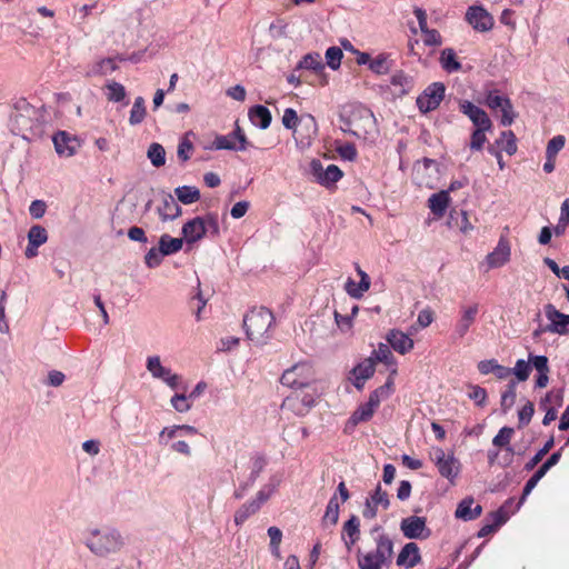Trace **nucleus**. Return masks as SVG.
I'll return each mask as SVG.
<instances>
[{
	"instance_id": "nucleus-54",
	"label": "nucleus",
	"mask_w": 569,
	"mask_h": 569,
	"mask_svg": "<svg viewBox=\"0 0 569 569\" xmlns=\"http://www.w3.org/2000/svg\"><path fill=\"white\" fill-rule=\"evenodd\" d=\"M171 406L178 412H187L191 409L189 396L184 393H177L170 400Z\"/></svg>"
},
{
	"instance_id": "nucleus-6",
	"label": "nucleus",
	"mask_w": 569,
	"mask_h": 569,
	"mask_svg": "<svg viewBox=\"0 0 569 569\" xmlns=\"http://www.w3.org/2000/svg\"><path fill=\"white\" fill-rule=\"evenodd\" d=\"M38 113L39 112L34 107L28 103H22L11 119V131L14 134L28 139L29 134L39 129Z\"/></svg>"
},
{
	"instance_id": "nucleus-63",
	"label": "nucleus",
	"mask_w": 569,
	"mask_h": 569,
	"mask_svg": "<svg viewBox=\"0 0 569 569\" xmlns=\"http://www.w3.org/2000/svg\"><path fill=\"white\" fill-rule=\"evenodd\" d=\"M299 121L300 119L298 118V114L293 109L288 108L284 110L282 116V124L287 129H296V127L299 124Z\"/></svg>"
},
{
	"instance_id": "nucleus-14",
	"label": "nucleus",
	"mask_w": 569,
	"mask_h": 569,
	"mask_svg": "<svg viewBox=\"0 0 569 569\" xmlns=\"http://www.w3.org/2000/svg\"><path fill=\"white\" fill-rule=\"evenodd\" d=\"M403 536L408 539H426L430 536L425 517L410 516L400 523Z\"/></svg>"
},
{
	"instance_id": "nucleus-57",
	"label": "nucleus",
	"mask_w": 569,
	"mask_h": 569,
	"mask_svg": "<svg viewBox=\"0 0 569 569\" xmlns=\"http://www.w3.org/2000/svg\"><path fill=\"white\" fill-rule=\"evenodd\" d=\"M192 150H193L192 142L188 139L187 136L183 137L178 144V150H177L178 158L181 161L186 162L187 160H189Z\"/></svg>"
},
{
	"instance_id": "nucleus-12",
	"label": "nucleus",
	"mask_w": 569,
	"mask_h": 569,
	"mask_svg": "<svg viewBox=\"0 0 569 569\" xmlns=\"http://www.w3.org/2000/svg\"><path fill=\"white\" fill-rule=\"evenodd\" d=\"M445 96V86L435 82L417 98V106L421 112H429L437 109Z\"/></svg>"
},
{
	"instance_id": "nucleus-30",
	"label": "nucleus",
	"mask_w": 569,
	"mask_h": 569,
	"mask_svg": "<svg viewBox=\"0 0 569 569\" xmlns=\"http://www.w3.org/2000/svg\"><path fill=\"white\" fill-rule=\"evenodd\" d=\"M530 361L532 367L538 371V377L536 379V387L545 388L549 382V365L548 358L546 356H533L530 355Z\"/></svg>"
},
{
	"instance_id": "nucleus-52",
	"label": "nucleus",
	"mask_w": 569,
	"mask_h": 569,
	"mask_svg": "<svg viewBox=\"0 0 569 569\" xmlns=\"http://www.w3.org/2000/svg\"><path fill=\"white\" fill-rule=\"evenodd\" d=\"M338 519H339V503L337 501V498L332 497L328 502V506H327V509H326V512L323 516V521L326 523L336 525L338 522Z\"/></svg>"
},
{
	"instance_id": "nucleus-34",
	"label": "nucleus",
	"mask_w": 569,
	"mask_h": 569,
	"mask_svg": "<svg viewBox=\"0 0 569 569\" xmlns=\"http://www.w3.org/2000/svg\"><path fill=\"white\" fill-rule=\"evenodd\" d=\"M299 131H295V133L306 132V136L301 138V142L309 144L311 139L317 133V122L316 119L311 114H306L300 118L299 121Z\"/></svg>"
},
{
	"instance_id": "nucleus-16",
	"label": "nucleus",
	"mask_w": 569,
	"mask_h": 569,
	"mask_svg": "<svg viewBox=\"0 0 569 569\" xmlns=\"http://www.w3.org/2000/svg\"><path fill=\"white\" fill-rule=\"evenodd\" d=\"M511 247L506 237H500L495 249L486 256L489 269L501 268L510 261Z\"/></svg>"
},
{
	"instance_id": "nucleus-10",
	"label": "nucleus",
	"mask_w": 569,
	"mask_h": 569,
	"mask_svg": "<svg viewBox=\"0 0 569 569\" xmlns=\"http://www.w3.org/2000/svg\"><path fill=\"white\" fill-rule=\"evenodd\" d=\"M146 368L153 379L161 380L173 390L179 388L181 377L164 367L159 356L148 357Z\"/></svg>"
},
{
	"instance_id": "nucleus-64",
	"label": "nucleus",
	"mask_w": 569,
	"mask_h": 569,
	"mask_svg": "<svg viewBox=\"0 0 569 569\" xmlns=\"http://www.w3.org/2000/svg\"><path fill=\"white\" fill-rule=\"evenodd\" d=\"M217 150H236L237 144L228 136H218L213 141Z\"/></svg>"
},
{
	"instance_id": "nucleus-42",
	"label": "nucleus",
	"mask_w": 569,
	"mask_h": 569,
	"mask_svg": "<svg viewBox=\"0 0 569 569\" xmlns=\"http://www.w3.org/2000/svg\"><path fill=\"white\" fill-rule=\"evenodd\" d=\"M144 99L142 97L136 98L132 109L130 111L129 122L131 126L141 123L146 117Z\"/></svg>"
},
{
	"instance_id": "nucleus-60",
	"label": "nucleus",
	"mask_w": 569,
	"mask_h": 569,
	"mask_svg": "<svg viewBox=\"0 0 569 569\" xmlns=\"http://www.w3.org/2000/svg\"><path fill=\"white\" fill-rule=\"evenodd\" d=\"M469 398L475 401L477 406L483 407L487 401V391L480 386H470Z\"/></svg>"
},
{
	"instance_id": "nucleus-32",
	"label": "nucleus",
	"mask_w": 569,
	"mask_h": 569,
	"mask_svg": "<svg viewBox=\"0 0 569 569\" xmlns=\"http://www.w3.org/2000/svg\"><path fill=\"white\" fill-rule=\"evenodd\" d=\"M249 119L253 126L261 129H267L271 123V113L268 108L263 106H256L249 110Z\"/></svg>"
},
{
	"instance_id": "nucleus-35",
	"label": "nucleus",
	"mask_w": 569,
	"mask_h": 569,
	"mask_svg": "<svg viewBox=\"0 0 569 569\" xmlns=\"http://www.w3.org/2000/svg\"><path fill=\"white\" fill-rule=\"evenodd\" d=\"M174 194L183 204H191L200 199V191L194 186H182L174 189Z\"/></svg>"
},
{
	"instance_id": "nucleus-13",
	"label": "nucleus",
	"mask_w": 569,
	"mask_h": 569,
	"mask_svg": "<svg viewBox=\"0 0 569 569\" xmlns=\"http://www.w3.org/2000/svg\"><path fill=\"white\" fill-rule=\"evenodd\" d=\"M310 170L316 181L325 187L332 186L342 177V171L337 166L329 164L323 168L321 161L317 159L310 162Z\"/></svg>"
},
{
	"instance_id": "nucleus-55",
	"label": "nucleus",
	"mask_w": 569,
	"mask_h": 569,
	"mask_svg": "<svg viewBox=\"0 0 569 569\" xmlns=\"http://www.w3.org/2000/svg\"><path fill=\"white\" fill-rule=\"evenodd\" d=\"M268 536L270 538V547H271L272 553L279 558L280 557L279 547H280V543L282 540V532L278 527H270L268 529Z\"/></svg>"
},
{
	"instance_id": "nucleus-3",
	"label": "nucleus",
	"mask_w": 569,
	"mask_h": 569,
	"mask_svg": "<svg viewBox=\"0 0 569 569\" xmlns=\"http://www.w3.org/2000/svg\"><path fill=\"white\" fill-rule=\"evenodd\" d=\"M182 239L187 244H193L201 240L207 232L213 236L219 234L218 219L213 214H207L204 217H196L187 221L182 226Z\"/></svg>"
},
{
	"instance_id": "nucleus-59",
	"label": "nucleus",
	"mask_w": 569,
	"mask_h": 569,
	"mask_svg": "<svg viewBox=\"0 0 569 569\" xmlns=\"http://www.w3.org/2000/svg\"><path fill=\"white\" fill-rule=\"evenodd\" d=\"M553 446V439H550L546 442L543 448H541L532 458L531 460L526 465L527 470L533 469L541 460L542 458L549 452V450Z\"/></svg>"
},
{
	"instance_id": "nucleus-8",
	"label": "nucleus",
	"mask_w": 569,
	"mask_h": 569,
	"mask_svg": "<svg viewBox=\"0 0 569 569\" xmlns=\"http://www.w3.org/2000/svg\"><path fill=\"white\" fill-rule=\"evenodd\" d=\"M315 380V370L308 362H300L287 369L281 377L283 386L301 389L309 387Z\"/></svg>"
},
{
	"instance_id": "nucleus-62",
	"label": "nucleus",
	"mask_w": 569,
	"mask_h": 569,
	"mask_svg": "<svg viewBox=\"0 0 569 569\" xmlns=\"http://www.w3.org/2000/svg\"><path fill=\"white\" fill-rule=\"evenodd\" d=\"M422 33V40L426 46H441L442 38L440 33L435 29H426Z\"/></svg>"
},
{
	"instance_id": "nucleus-18",
	"label": "nucleus",
	"mask_w": 569,
	"mask_h": 569,
	"mask_svg": "<svg viewBox=\"0 0 569 569\" xmlns=\"http://www.w3.org/2000/svg\"><path fill=\"white\" fill-rule=\"evenodd\" d=\"M390 505L389 496L387 491L382 490L380 486H377L375 491L366 500L362 516L367 519H373L377 516L378 508L388 509Z\"/></svg>"
},
{
	"instance_id": "nucleus-17",
	"label": "nucleus",
	"mask_w": 569,
	"mask_h": 569,
	"mask_svg": "<svg viewBox=\"0 0 569 569\" xmlns=\"http://www.w3.org/2000/svg\"><path fill=\"white\" fill-rule=\"evenodd\" d=\"M545 315L549 321L546 330L551 333L566 335L569 326V315H565L556 309L551 303L545 306Z\"/></svg>"
},
{
	"instance_id": "nucleus-23",
	"label": "nucleus",
	"mask_w": 569,
	"mask_h": 569,
	"mask_svg": "<svg viewBox=\"0 0 569 569\" xmlns=\"http://www.w3.org/2000/svg\"><path fill=\"white\" fill-rule=\"evenodd\" d=\"M460 110L469 117L476 128L491 129L492 122L485 110L470 101H462Z\"/></svg>"
},
{
	"instance_id": "nucleus-21",
	"label": "nucleus",
	"mask_w": 569,
	"mask_h": 569,
	"mask_svg": "<svg viewBox=\"0 0 569 569\" xmlns=\"http://www.w3.org/2000/svg\"><path fill=\"white\" fill-rule=\"evenodd\" d=\"M376 365L373 357H368L358 363L351 371V380L353 386L361 390L365 386V382L371 378L375 373Z\"/></svg>"
},
{
	"instance_id": "nucleus-7",
	"label": "nucleus",
	"mask_w": 569,
	"mask_h": 569,
	"mask_svg": "<svg viewBox=\"0 0 569 569\" xmlns=\"http://www.w3.org/2000/svg\"><path fill=\"white\" fill-rule=\"evenodd\" d=\"M346 126V131L366 139L375 129V117L369 109L356 107L351 110Z\"/></svg>"
},
{
	"instance_id": "nucleus-25",
	"label": "nucleus",
	"mask_w": 569,
	"mask_h": 569,
	"mask_svg": "<svg viewBox=\"0 0 569 569\" xmlns=\"http://www.w3.org/2000/svg\"><path fill=\"white\" fill-rule=\"evenodd\" d=\"M297 69L310 70L320 77V83L322 86L328 83V79L325 73V64L322 62V57L318 52H311L306 54L298 62Z\"/></svg>"
},
{
	"instance_id": "nucleus-20",
	"label": "nucleus",
	"mask_w": 569,
	"mask_h": 569,
	"mask_svg": "<svg viewBox=\"0 0 569 569\" xmlns=\"http://www.w3.org/2000/svg\"><path fill=\"white\" fill-rule=\"evenodd\" d=\"M386 340L396 352L402 356L411 352L415 348L413 339L398 329L389 330Z\"/></svg>"
},
{
	"instance_id": "nucleus-2",
	"label": "nucleus",
	"mask_w": 569,
	"mask_h": 569,
	"mask_svg": "<svg viewBox=\"0 0 569 569\" xmlns=\"http://www.w3.org/2000/svg\"><path fill=\"white\" fill-rule=\"evenodd\" d=\"M273 315L267 308L252 309L243 319V327L249 340L262 345L269 338Z\"/></svg>"
},
{
	"instance_id": "nucleus-41",
	"label": "nucleus",
	"mask_w": 569,
	"mask_h": 569,
	"mask_svg": "<svg viewBox=\"0 0 569 569\" xmlns=\"http://www.w3.org/2000/svg\"><path fill=\"white\" fill-rule=\"evenodd\" d=\"M497 144L509 156L515 154L518 149L516 136L510 130L501 132L500 138L497 140Z\"/></svg>"
},
{
	"instance_id": "nucleus-56",
	"label": "nucleus",
	"mask_w": 569,
	"mask_h": 569,
	"mask_svg": "<svg viewBox=\"0 0 569 569\" xmlns=\"http://www.w3.org/2000/svg\"><path fill=\"white\" fill-rule=\"evenodd\" d=\"M565 142L566 140L563 136L553 137L547 144V158H556L557 153L563 148Z\"/></svg>"
},
{
	"instance_id": "nucleus-5",
	"label": "nucleus",
	"mask_w": 569,
	"mask_h": 569,
	"mask_svg": "<svg viewBox=\"0 0 569 569\" xmlns=\"http://www.w3.org/2000/svg\"><path fill=\"white\" fill-rule=\"evenodd\" d=\"M392 553V541L387 536L381 535L377 539L375 550L358 557V565L360 569H382L391 560Z\"/></svg>"
},
{
	"instance_id": "nucleus-37",
	"label": "nucleus",
	"mask_w": 569,
	"mask_h": 569,
	"mask_svg": "<svg viewBox=\"0 0 569 569\" xmlns=\"http://www.w3.org/2000/svg\"><path fill=\"white\" fill-rule=\"evenodd\" d=\"M440 64L447 72H455L461 69V63L451 48H446L441 51Z\"/></svg>"
},
{
	"instance_id": "nucleus-44",
	"label": "nucleus",
	"mask_w": 569,
	"mask_h": 569,
	"mask_svg": "<svg viewBox=\"0 0 569 569\" xmlns=\"http://www.w3.org/2000/svg\"><path fill=\"white\" fill-rule=\"evenodd\" d=\"M432 169H436V163L428 159L425 160L422 166H418L416 168V180L418 184H425L429 188H432V182L428 179H425L426 173Z\"/></svg>"
},
{
	"instance_id": "nucleus-47",
	"label": "nucleus",
	"mask_w": 569,
	"mask_h": 569,
	"mask_svg": "<svg viewBox=\"0 0 569 569\" xmlns=\"http://www.w3.org/2000/svg\"><path fill=\"white\" fill-rule=\"evenodd\" d=\"M516 383L509 382L505 392L501 395V409L507 412L515 405L516 401Z\"/></svg>"
},
{
	"instance_id": "nucleus-19",
	"label": "nucleus",
	"mask_w": 569,
	"mask_h": 569,
	"mask_svg": "<svg viewBox=\"0 0 569 569\" xmlns=\"http://www.w3.org/2000/svg\"><path fill=\"white\" fill-rule=\"evenodd\" d=\"M370 357H373L375 365L377 362H382L387 367H389L390 372L387 381L391 380V389H393L395 377L398 375L397 360L390 350V347L386 343H379L377 349L372 352Z\"/></svg>"
},
{
	"instance_id": "nucleus-43",
	"label": "nucleus",
	"mask_w": 569,
	"mask_h": 569,
	"mask_svg": "<svg viewBox=\"0 0 569 569\" xmlns=\"http://www.w3.org/2000/svg\"><path fill=\"white\" fill-rule=\"evenodd\" d=\"M531 361L530 358L528 360L519 359L516 361L515 367L511 369V373H513L519 382L526 381L531 371Z\"/></svg>"
},
{
	"instance_id": "nucleus-31",
	"label": "nucleus",
	"mask_w": 569,
	"mask_h": 569,
	"mask_svg": "<svg viewBox=\"0 0 569 569\" xmlns=\"http://www.w3.org/2000/svg\"><path fill=\"white\" fill-rule=\"evenodd\" d=\"M420 561L419 548L416 543L409 542L407 543L397 558V563L399 566H405L406 568H412Z\"/></svg>"
},
{
	"instance_id": "nucleus-58",
	"label": "nucleus",
	"mask_w": 569,
	"mask_h": 569,
	"mask_svg": "<svg viewBox=\"0 0 569 569\" xmlns=\"http://www.w3.org/2000/svg\"><path fill=\"white\" fill-rule=\"evenodd\" d=\"M164 254L162 253L160 247L151 248L144 256V261L149 268H156L161 263Z\"/></svg>"
},
{
	"instance_id": "nucleus-22",
	"label": "nucleus",
	"mask_w": 569,
	"mask_h": 569,
	"mask_svg": "<svg viewBox=\"0 0 569 569\" xmlns=\"http://www.w3.org/2000/svg\"><path fill=\"white\" fill-rule=\"evenodd\" d=\"M356 270L360 281L357 283L353 279L348 278L345 283V290L351 298L360 299L370 289L371 281L367 272L359 264H356Z\"/></svg>"
},
{
	"instance_id": "nucleus-46",
	"label": "nucleus",
	"mask_w": 569,
	"mask_h": 569,
	"mask_svg": "<svg viewBox=\"0 0 569 569\" xmlns=\"http://www.w3.org/2000/svg\"><path fill=\"white\" fill-rule=\"evenodd\" d=\"M391 84L398 87V92L403 94L412 88V79L403 72H397L391 77Z\"/></svg>"
},
{
	"instance_id": "nucleus-11",
	"label": "nucleus",
	"mask_w": 569,
	"mask_h": 569,
	"mask_svg": "<svg viewBox=\"0 0 569 569\" xmlns=\"http://www.w3.org/2000/svg\"><path fill=\"white\" fill-rule=\"evenodd\" d=\"M486 104L490 109L501 112L500 123L503 127L511 126L517 118V112L513 110L510 99L506 96L499 94L497 91L488 93Z\"/></svg>"
},
{
	"instance_id": "nucleus-38",
	"label": "nucleus",
	"mask_w": 569,
	"mask_h": 569,
	"mask_svg": "<svg viewBox=\"0 0 569 569\" xmlns=\"http://www.w3.org/2000/svg\"><path fill=\"white\" fill-rule=\"evenodd\" d=\"M260 509V503L256 500L249 501L241 506L234 513V522L237 526L243 525L248 518L254 515Z\"/></svg>"
},
{
	"instance_id": "nucleus-28",
	"label": "nucleus",
	"mask_w": 569,
	"mask_h": 569,
	"mask_svg": "<svg viewBox=\"0 0 569 569\" xmlns=\"http://www.w3.org/2000/svg\"><path fill=\"white\" fill-rule=\"evenodd\" d=\"M157 211L163 222L172 221L182 214L181 207L176 202L171 194H167L162 198Z\"/></svg>"
},
{
	"instance_id": "nucleus-51",
	"label": "nucleus",
	"mask_w": 569,
	"mask_h": 569,
	"mask_svg": "<svg viewBox=\"0 0 569 569\" xmlns=\"http://www.w3.org/2000/svg\"><path fill=\"white\" fill-rule=\"evenodd\" d=\"M369 69L377 74H386L389 72L390 66L386 54H379L370 60Z\"/></svg>"
},
{
	"instance_id": "nucleus-27",
	"label": "nucleus",
	"mask_w": 569,
	"mask_h": 569,
	"mask_svg": "<svg viewBox=\"0 0 569 569\" xmlns=\"http://www.w3.org/2000/svg\"><path fill=\"white\" fill-rule=\"evenodd\" d=\"M47 240V230L40 224L32 226L28 232V247L24 251L26 257L29 259L36 257L38 254V248L44 244Z\"/></svg>"
},
{
	"instance_id": "nucleus-15",
	"label": "nucleus",
	"mask_w": 569,
	"mask_h": 569,
	"mask_svg": "<svg viewBox=\"0 0 569 569\" xmlns=\"http://www.w3.org/2000/svg\"><path fill=\"white\" fill-rule=\"evenodd\" d=\"M466 19L479 32L491 30L495 23L492 16L480 6L470 7L467 10Z\"/></svg>"
},
{
	"instance_id": "nucleus-39",
	"label": "nucleus",
	"mask_w": 569,
	"mask_h": 569,
	"mask_svg": "<svg viewBox=\"0 0 569 569\" xmlns=\"http://www.w3.org/2000/svg\"><path fill=\"white\" fill-rule=\"evenodd\" d=\"M117 68H118V66L112 58H104V59L97 61L91 67V70L89 73L93 74V76H106V74H109V73L113 72L114 70H117Z\"/></svg>"
},
{
	"instance_id": "nucleus-26",
	"label": "nucleus",
	"mask_w": 569,
	"mask_h": 569,
	"mask_svg": "<svg viewBox=\"0 0 569 569\" xmlns=\"http://www.w3.org/2000/svg\"><path fill=\"white\" fill-rule=\"evenodd\" d=\"M53 144L57 153L64 158L72 157L80 147L78 140L64 131L58 132L53 137Z\"/></svg>"
},
{
	"instance_id": "nucleus-9",
	"label": "nucleus",
	"mask_w": 569,
	"mask_h": 569,
	"mask_svg": "<svg viewBox=\"0 0 569 569\" xmlns=\"http://www.w3.org/2000/svg\"><path fill=\"white\" fill-rule=\"evenodd\" d=\"M430 456L431 460L437 466L439 473L451 483H455V480L460 473L461 463L455 457L453 452L446 453L442 448L436 447L432 448Z\"/></svg>"
},
{
	"instance_id": "nucleus-24",
	"label": "nucleus",
	"mask_w": 569,
	"mask_h": 569,
	"mask_svg": "<svg viewBox=\"0 0 569 569\" xmlns=\"http://www.w3.org/2000/svg\"><path fill=\"white\" fill-rule=\"evenodd\" d=\"M478 312H479L478 303H470V305L461 307V311H460L461 316L455 327V332L459 338H462L467 335L470 327L476 321Z\"/></svg>"
},
{
	"instance_id": "nucleus-36",
	"label": "nucleus",
	"mask_w": 569,
	"mask_h": 569,
	"mask_svg": "<svg viewBox=\"0 0 569 569\" xmlns=\"http://www.w3.org/2000/svg\"><path fill=\"white\" fill-rule=\"evenodd\" d=\"M183 242L182 238H172L164 233L159 239V247L164 256H169L180 251Z\"/></svg>"
},
{
	"instance_id": "nucleus-50",
	"label": "nucleus",
	"mask_w": 569,
	"mask_h": 569,
	"mask_svg": "<svg viewBox=\"0 0 569 569\" xmlns=\"http://www.w3.org/2000/svg\"><path fill=\"white\" fill-rule=\"evenodd\" d=\"M345 532L350 537V541L347 542L348 549L357 541L359 536V520L356 516H352L343 526Z\"/></svg>"
},
{
	"instance_id": "nucleus-1",
	"label": "nucleus",
	"mask_w": 569,
	"mask_h": 569,
	"mask_svg": "<svg viewBox=\"0 0 569 569\" xmlns=\"http://www.w3.org/2000/svg\"><path fill=\"white\" fill-rule=\"evenodd\" d=\"M82 546L97 558L120 553L127 546L123 532L110 523H91L80 535Z\"/></svg>"
},
{
	"instance_id": "nucleus-53",
	"label": "nucleus",
	"mask_w": 569,
	"mask_h": 569,
	"mask_svg": "<svg viewBox=\"0 0 569 569\" xmlns=\"http://www.w3.org/2000/svg\"><path fill=\"white\" fill-rule=\"evenodd\" d=\"M335 321L338 329L345 335H352L353 319L352 316L341 315L335 311Z\"/></svg>"
},
{
	"instance_id": "nucleus-33",
	"label": "nucleus",
	"mask_w": 569,
	"mask_h": 569,
	"mask_svg": "<svg viewBox=\"0 0 569 569\" xmlns=\"http://www.w3.org/2000/svg\"><path fill=\"white\" fill-rule=\"evenodd\" d=\"M472 505V499L462 500L457 507L456 517L466 521L478 518L482 511V508L480 505H476L475 508H471Z\"/></svg>"
},
{
	"instance_id": "nucleus-61",
	"label": "nucleus",
	"mask_w": 569,
	"mask_h": 569,
	"mask_svg": "<svg viewBox=\"0 0 569 569\" xmlns=\"http://www.w3.org/2000/svg\"><path fill=\"white\" fill-rule=\"evenodd\" d=\"M489 130L490 129L477 128L472 132L471 141H470V148L472 150H480L483 147V144H485L486 140H487L485 132L489 131Z\"/></svg>"
},
{
	"instance_id": "nucleus-29",
	"label": "nucleus",
	"mask_w": 569,
	"mask_h": 569,
	"mask_svg": "<svg viewBox=\"0 0 569 569\" xmlns=\"http://www.w3.org/2000/svg\"><path fill=\"white\" fill-rule=\"evenodd\" d=\"M451 202L449 191H439L433 193L428 199V207L430 211L437 217L442 218Z\"/></svg>"
},
{
	"instance_id": "nucleus-48",
	"label": "nucleus",
	"mask_w": 569,
	"mask_h": 569,
	"mask_svg": "<svg viewBox=\"0 0 569 569\" xmlns=\"http://www.w3.org/2000/svg\"><path fill=\"white\" fill-rule=\"evenodd\" d=\"M325 57L328 67L331 68L332 70H338L340 68L343 53L340 48L330 47L327 49Z\"/></svg>"
},
{
	"instance_id": "nucleus-4",
	"label": "nucleus",
	"mask_w": 569,
	"mask_h": 569,
	"mask_svg": "<svg viewBox=\"0 0 569 569\" xmlns=\"http://www.w3.org/2000/svg\"><path fill=\"white\" fill-rule=\"evenodd\" d=\"M393 389H391V380L386 381V383L375 391H372L369 396V399L366 403H362L358 407V409L351 415L348 423L352 427L369 421L377 408L380 406L381 400L388 398L392 393Z\"/></svg>"
},
{
	"instance_id": "nucleus-40",
	"label": "nucleus",
	"mask_w": 569,
	"mask_h": 569,
	"mask_svg": "<svg viewBox=\"0 0 569 569\" xmlns=\"http://www.w3.org/2000/svg\"><path fill=\"white\" fill-rule=\"evenodd\" d=\"M147 156L150 162L157 168L162 167L166 163V150L160 143H151Z\"/></svg>"
},
{
	"instance_id": "nucleus-45",
	"label": "nucleus",
	"mask_w": 569,
	"mask_h": 569,
	"mask_svg": "<svg viewBox=\"0 0 569 569\" xmlns=\"http://www.w3.org/2000/svg\"><path fill=\"white\" fill-rule=\"evenodd\" d=\"M512 435H513V429L512 428H509V427L501 428L499 430V432L492 439L493 446L507 447V450L509 452H512V448L509 447V442L511 440Z\"/></svg>"
},
{
	"instance_id": "nucleus-49",
	"label": "nucleus",
	"mask_w": 569,
	"mask_h": 569,
	"mask_svg": "<svg viewBox=\"0 0 569 569\" xmlns=\"http://www.w3.org/2000/svg\"><path fill=\"white\" fill-rule=\"evenodd\" d=\"M106 88L108 90V93H107L108 100L119 102L124 99L126 89L121 83L116 82V81H110L109 83H107Z\"/></svg>"
}]
</instances>
